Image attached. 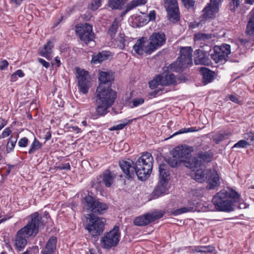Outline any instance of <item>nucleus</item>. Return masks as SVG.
Returning <instances> with one entry per match:
<instances>
[{
	"instance_id": "obj_3",
	"label": "nucleus",
	"mask_w": 254,
	"mask_h": 254,
	"mask_svg": "<svg viewBox=\"0 0 254 254\" xmlns=\"http://www.w3.org/2000/svg\"><path fill=\"white\" fill-rule=\"evenodd\" d=\"M240 195L235 190L228 188L213 196L212 202L219 211L230 212L234 210V203L240 201Z\"/></svg>"
},
{
	"instance_id": "obj_38",
	"label": "nucleus",
	"mask_w": 254,
	"mask_h": 254,
	"mask_svg": "<svg viewBox=\"0 0 254 254\" xmlns=\"http://www.w3.org/2000/svg\"><path fill=\"white\" fill-rule=\"evenodd\" d=\"M17 137H14L13 136H11L8 139V141L6 145V152L7 153H9L12 150H13L15 146L17 140Z\"/></svg>"
},
{
	"instance_id": "obj_53",
	"label": "nucleus",
	"mask_w": 254,
	"mask_h": 254,
	"mask_svg": "<svg viewBox=\"0 0 254 254\" xmlns=\"http://www.w3.org/2000/svg\"><path fill=\"white\" fill-rule=\"evenodd\" d=\"M11 133V130L9 127L5 128L3 131H2L1 136H0V138H5L8 136L10 133Z\"/></svg>"
},
{
	"instance_id": "obj_32",
	"label": "nucleus",
	"mask_w": 254,
	"mask_h": 254,
	"mask_svg": "<svg viewBox=\"0 0 254 254\" xmlns=\"http://www.w3.org/2000/svg\"><path fill=\"white\" fill-rule=\"evenodd\" d=\"M121 232L118 225H116L109 232L106 233L105 235L101 238H120Z\"/></svg>"
},
{
	"instance_id": "obj_43",
	"label": "nucleus",
	"mask_w": 254,
	"mask_h": 254,
	"mask_svg": "<svg viewBox=\"0 0 254 254\" xmlns=\"http://www.w3.org/2000/svg\"><path fill=\"white\" fill-rule=\"evenodd\" d=\"M14 243L16 249L21 251L24 248L27 244L26 239H14Z\"/></svg>"
},
{
	"instance_id": "obj_1",
	"label": "nucleus",
	"mask_w": 254,
	"mask_h": 254,
	"mask_svg": "<svg viewBox=\"0 0 254 254\" xmlns=\"http://www.w3.org/2000/svg\"><path fill=\"white\" fill-rule=\"evenodd\" d=\"M100 84L97 87L92 98L96 105L95 111L99 116H104L108 109L115 103L117 92L111 88L114 76L110 71H101L98 77Z\"/></svg>"
},
{
	"instance_id": "obj_44",
	"label": "nucleus",
	"mask_w": 254,
	"mask_h": 254,
	"mask_svg": "<svg viewBox=\"0 0 254 254\" xmlns=\"http://www.w3.org/2000/svg\"><path fill=\"white\" fill-rule=\"evenodd\" d=\"M160 75H157L153 80L149 82V87L151 89H153L157 87L159 85H161Z\"/></svg>"
},
{
	"instance_id": "obj_36",
	"label": "nucleus",
	"mask_w": 254,
	"mask_h": 254,
	"mask_svg": "<svg viewBox=\"0 0 254 254\" xmlns=\"http://www.w3.org/2000/svg\"><path fill=\"white\" fill-rule=\"evenodd\" d=\"M42 146V144L40 142L36 137H35L33 142L30 146L28 153L29 154H34L36 151L41 148Z\"/></svg>"
},
{
	"instance_id": "obj_61",
	"label": "nucleus",
	"mask_w": 254,
	"mask_h": 254,
	"mask_svg": "<svg viewBox=\"0 0 254 254\" xmlns=\"http://www.w3.org/2000/svg\"><path fill=\"white\" fill-rule=\"evenodd\" d=\"M8 168L6 170V172L5 174V176H8L11 172V170L12 169L15 167V165H7Z\"/></svg>"
},
{
	"instance_id": "obj_60",
	"label": "nucleus",
	"mask_w": 254,
	"mask_h": 254,
	"mask_svg": "<svg viewBox=\"0 0 254 254\" xmlns=\"http://www.w3.org/2000/svg\"><path fill=\"white\" fill-rule=\"evenodd\" d=\"M15 74L19 77H22L24 76V73L21 69H18L14 72Z\"/></svg>"
},
{
	"instance_id": "obj_23",
	"label": "nucleus",
	"mask_w": 254,
	"mask_h": 254,
	"mask_svg": "<svg viewBox=\"0 0 254 254\" xmlns=\"http://www.w3.org/2000/svg\"><path fill=\"white\" fill-rule=\"evenodd\" d=\"M54 46V44L53 41H48L44 45L43 48L40 50V55L45 57L49 61L51 60V55L53 52V48Z\"/></svg>"
},
{
	"instance_id": "obj_10",
	"label": "nucleus",
	"mask_w": 254,
	"mask_h": 254,
	"mask_svg": "<svg viewBox=\"0 0 254 254\" xmlns=\"http://www.w3.org/2000/svg\"><path fill=\"white\" fill-rule=\"evenodd\" d=\"M213 158V154L210 150L207 151H199L196 156L191 159L187 167L190 169H194L200 167L204 164L208 163L212 161Z\"/></svg>"
},
{
	"instance_id": "obj_64",
	"label": "nucleus",
	"mask_w": 254,
	"mask_h": 254,
	"mask_svg": "<svg viewBox=\"0 0 254 254\" xmlns=\"http://www.w3.org/2000/svg\"><path fill=\"white\" fill-rule=\"evenodd\" d=\"M17 80V76L15 74V73H13L10 77V81L11 82H15Z\"/></svg>"
},
{
	"instance_id": "obj_15",
	"label": "nucleus",
	"mask_w": 254,
	"mask_h": 254,
	"mask_svg": "<svg viewBox=\"0 0 254 254\" xmlns=\"http://www.w3.org/2000/svg\"><path fill=\"white\" fill-rule=\"evenodd\" d=\"M165 3L168 19L173 23L178 22L180 20V14L177 2L174 0H165Z\"/></svg>"
},
{
	"instance_id": "obj_16",
	"label": "nucleus",
	"mask_w": 254,
	"mask_h": 254,
	"mask_svg": "<svg viewBox=\"0 0 254 254\" xmlns=\"http://www.w3.org/2000/svg\"><path fill=\"white\" fill-rule=\"evenodd\" d=\"M133 49L136 54L139 55H142L144 54L150 55L153 52L149 42H148L145 37H142L138 39L133 46Z\"/></svg>"
},
{
	"instance_id": "obj_57",
	"label": "nucleus",
	"mask_w": 254,
	"mask_h": 254,
	"mask_svg": "<svg viewBox=\"0 0 254 254\" xmlns=\"http://www.w3.org/2000/svg\"><path fill=\"white\" fill-rule=\"evenodd\" d=\"M8 65V63L6 60H2L0 63V70H3L5 69Z\"/></svg>"
},
{
	"instance_id": "obj_13",
	"label": "nucleus",
	"mask_w": 254,
	"mask_h": 254,
	"mask_svg": "<svg viewBox=\"0 0 254 254\" xmlns=\"http://www.w3.org/2000/svg\"><path fill=\"white\" fill-rule=\"evenodd\" d=\"M164 212L162 211L147 213L136 217L133 221L134 224L136 226H145L162 217Z\"/></svg>"
},
{
	"instance_id": "obj_6",
	"label": "nucleus",
	"mask_w": 254,
	"mask_h": 254,
	"mask_svg": "<svg viewBox=\"0 0 254 254\" xmlns=\"http://www.w3.org/2000/svg\"><path fill=\"white\" fill-rule=\"evenodd\" d=\"M223 0H210L202 10V14L199 16L200 22L204 23L209 19H213L219 12Z\"/></svg>"
},
{
	"instance_id": "obj_54",
	"label": "nucleus",
	"mask_w": 254,
	"mask_h": 254,
	"mask_svg": "<svg viewBox=\"0 0 254 254\" xmlns=\"http://www.w3.org/2000/svg\"><path fill=\"white\" fill-rule=\"evenodd\" d=\"M149 21H154L156 18V12L155 10H152L149 11L147 15Z\"/></svg>"
},
{
	"instance_id": "obj_17",
	"label": "nucleus",
	"mask_w": 254,
	"mask_h": 254,
	"mask_svg": "<svg viewBox=\"0 0 254 254\" xmlns=\"http://www.w3.org/2000/svg\"><path fill=\"white\" fill-rule=\"evenodd\" d=\"M150 45L153 52L162 46L166 42V35L163 32H154L149 38Z\"/></svg>"
},
{
	"instance_id": "obj_28",
	"label": "nucleus",
	"mask_w": 254,
	"mask_h": 254,
	"mask_svg": "<svg viewBox=\"0 0 254 254\" xmlns=\"http://www.w3.org/2000/svg\"><path fill=\"white\" fill-rule=\"evenodd\" d=\"M130 39L124 33H119L116 42L117 46L120 49H124L126 46H128Z\"/></svg>"
},
{
	"instance_id": "obj_31",
	"label": "nucleus",
	"mask_w": 254,
	"mask_h": 254,
	"mask_svg": "<svg viewBox=\"0 0 254 254\" xmlns=\"http://www.w3.org/2000/svg\"><path fill=\"white\" fill-rule=\"evenodd\" d=\"M57 239H49L45 248L41 252H47V253L54 254L56 249Z\"/></svg>"
},
{
	"instance_id": "obj_2",
	"label": "nucleus",
	"mask_w": 254,
	"mask_h": 254,
	"mask_svg": "<svg viewBox=\"0 0 254 254\" xmlns=\"http://www.w3.org/2000/svg\"><path fill=\"white\" fill-rule=\"evenodd\" d=\"M153 163V158L150 153H143L135 163L132 160H122L119 165L126 177L133 178L135 175L141 181L146 180L150 176Z\"/></svg>"
},
{
	"instance_id": "obj_21",
	"label": "nucleus",
	"mask_w": 254,
	"mask_h": 254,
	"mask_svg": "<svg viewBox=\"0 0 254 254\" xmlns=\"http://www.w3.org/2000/svg\"><path fill=\"white\" fill-rule=\"evenodd\" d=\"M207 173V180L208 182V189H213L219 185V178L217 172L215 170H206Z\"/></svg>"
},
{
	"instance_id": "obj_59",
	"label": "nucleus",
	"mask_w": 254,
	"mask_h": 254,
	"mask_svg": "<svg viewBox=\"0 0 254 254\" xmlns=\"http://www.w3.org/2000/svg\"><path fill=\"white\" fill-rule=\"evenodd\" d=\"M245 138L248 140L254 141V132H250L247 134V136Z\"/></svg>"
},
{
	"instance_id": "obj_18",
	"label": "nucleus",
	"mask_w": 254,
	"mask_h": 254,
	"mask_svg": "<svg viewBox=\"0 0 254 254\" xmlns=\"http://www.w3.org/2000/svg\"><path fill=\"white\" fill-rule=\"evenodd\" d=\"M194 151L193 147L187 145H181L175 147L173 153L179 158L182 162H185L187 159H190L191 153Z\"/></svg>"
},
{
	"instance_id": "obj_39",
	"label": "nucleus",
	"mask_w": 254,
	"mask_h": 254,
	"mask_svg": "<svg viewBox=\"0 0 254 254\" xmlns=\"http://www.w3.org/2000/svg\"><path fill=\"white\" fill-rule=\"evenodd\" d=\"M193 210V207L191 206L189 207H183L179 209L174 210L172 214L175 216L180 215L181 214L190 212Z\"/></svg>"
},
{
	"instance_id": "obj_26",
	"label": "nucleus",
	"mask_w": 254,
	"mask_h": 254,
	"mask_svg": "<svg viewBox=\"0 0 254 254\" xmlns=\"http://www.w3.org/2000/svg\"><path fill=\"white\" fill-rule=\"evenodd\" d=\"M110 56V52L103 51L99 53L96 55H93L91 62L94 64L100 63L104 61L108 60Z\"/></svg>"
},
{
	"instance_id": "obj_45",
	"label": "nucleus",
	"mask_w": 254,
	"mask_h": 254,
	"mask_svg": "<svg viewBox=\"0 0 254 254\" xmlns=\"http://www.w3.org/2000/svg\"><path fill=\"white\" fill-rule=\"evenodd\" d=\"M197 131V129H196V127H190L189 128H184L180 129L178 131H176L172 135V136H174L175 135L184 133H188V132H194Z\"/></svg>"
},
{
	"instance_id": "obj_34",
	"label": "nucleus",
	"mask_w": 254,
	"mask_h": 254,
	"mask_svg": "<svg viewBox=\"0 0 254 254\" xmlns=\"http://www.w3.org/2000/svg\"><path fill=\"white\" fill-rule=\"evenodd\" d=\"M120 26V21L118 18H115L111 25L107 33L111 36L112 39H114L118 29Z\"/></svg>"
},
{
	"instance_id": "obj_47",
	"label": "nucleus",
	"mask_w": 254,
	"mask_h": 254,
	"mask_svg": "<svg viewBox=\"0 0 254 254\" xmlns=\"http://www.w3.org/2000/svg\"><path fill=\"white\" fill-rule=\"evenodd\" d=\"M144 102V99L142 98H136L132 99L129 103L130 106L131 108L138 107Z\"/></svg>"
},
{
	"instance_id": "obj_51",
	"label": "nucleus",
	"mask_w": 254,
	"mask_h": 254,
	"mask_svg": "<svg viewBox=\"0 0 254 254\" xmlns=\"http://www.w3.org/2000/svg\"><path fill=\"white\" fill-rule=\"evenodd\" d=\"M185 6L187 8H193L195 1V0H182Z\"/></svg>"
},
{
	"instance_id": "obj_46",
	"label": "nucleus",
	"mask_w": 254,
	"mask_h": 254,
	"mask_svg": "<svg viewBox=\"0 0 254 254\" xmlns=\"http://www.w3.org/2000/svg\"><path fill=\"white\" fill-rule=\"evenodd\" d=\"M101 5V0H93L89 4L88 8L93 11L97 10Z\"/></svg>"
},
{
	"instance_id": "obj_62",
	"label": "nucleus",
	"mask_w": 254,
	"mask_h": 254,
	"mask_svg": "<svg viewBox=\"0 0 254 254\" xmlns=\"http://www.w3.org/2000/svg\"><path fill=\"white\" fill-rule=\"evenodd\" d=\"M178 80L180 81V82H185L186 81L188 80V78L187 76L183 75L180 76L179 77Z\"/></svg>"
},
{
	"instance_id": "obj_55",
	"label": "nucleus",
	"mask_w": 254,
	"mask_h": 254,
	"mask_svg": "<svg viewBox=\"0 0 254 254\" xmlns=\"http://www.w3.org/2000/svg\"><path fill=\"white\" fill-rule=\"evenodd\" d=\"M229 99L231 101L238 103L239 104H241V101H239V97H238L236 96L233 95H230L229 96Z\"/></svg>"
},
{
	"instance_id": "obj_20",
	"label": "nucleus",
	"mask_w": 254,
	"mask_h": 254,
	"mask_svg": "<svg viewBox=\"0 0 254 254\" xmlns=\"http://www.w3.org/2000/svg\"><path fill=\"white\" fill-rule=\"evenodd\" d=\"M170 187L169 181L159 180L158 184L153 192L154 196L158 197L167 193Z\"/></svg>"
},
{
	"instance_id": "obj_19",
	"label": "nucleus",
	"mask_w": 254,
	"mask_h": 254,
	"mask_svg": "<svg viewBox=\"0 0 254 254\" xmlns=\"http://www.w3.org/2000/svg\"><path fill=\"white\" fill-rule=\"evenodd\" d=\"M210 52L203 50V49H197L194 51V62L195 64H201L209 65L211 61L209 58Z\"/></svg>"
},
{
	"instance_id": "obj_5",
	"label": "nucleus",
	"mask_w": 254,
	"mask_h": 254,
	"mask_svg": "<svg viewBox=\"0 0 254 254\" xmlns=\"http://www.w3.org/2000/svg\"><path fill=\"white\" fill-rule=\"evenodd\" d=\"M192 50L190 47H183L180 50V56L176 62L172 64V68L177 72L182 71L188 65L192 64Z\"/></svg>"
},
{
	"instance_id": "obj_52",
	"label": "nucleus",
	"mask_w": 254,
	"mask_h": 254,
	"mask_svg": "<svg viewBox=\"0 0 254 254\" xmlns=\"http://www.w3.org/2000/svg\"><path fill=\"white\" fill-rule=\"evenodd\" d=\"M28 143V138L26 137H24L19 140L18 145L20 147H25L27 145Z\"/></svg>"
},
{
	"instance_id": "obj_40",
	"label": "nucleus",
	"mask_w": 254,
	"mask_h": 254,
	"mask_svg": "<svg viewBox=\"0 0 254 254\" xmlns=\"http://www.w3.org/2000/svg\"><path fill=\"white\" fill-rule=\"evenodd\" d=\"M195 250L197 252L211 253L214 251V248L211 246H196Z\"/></svg>"
},
{
	"instance_id": "obj_58",
	"label": "nucleus",
	"mask_w": 254,
	"mask_h": 254,
	"mask_svg": "<svg viewBox=\"0 0 254 254\" xmlns=\"http://www.w3.org/2000/svg\"><path fill=\"white\" fill-rule=\"evenodd\" d=\"M38 61L45 68H48L50 66V63L46 62L45 60L39 58Z\"/></svg>"
},
{
	"instance_id": "obj_14",
	"label": "nucleus",
	"mask_w": 254,
	"mask_h": 254,
	"mask_svg": "<svg viewBox=\"0 0 254 254\" xmlns=\"http://www.w3.org/2000/svg\"><path fill=\"white\" fill-rule=\"evenodd\" d=\"M76 77L78 79V89L82 94L88 92L89 88V78L87 71L77 67Z\"/></svg>"
},
{
	"instance_id": "obj_8",
	"label": "nucleus",
	"mask_w": 254,
	"mask_h": 254,
	"mask_svg": "<svg viewBox=\"0 0 254 254\" xmlns=\"http://www.w3.org/2000/svg\"><path fill=\"white\" fill-rule=\"evenodd\" d=\"M211 59L216 63H224L226 61L231 53L230 46L223 44L221 46H215L213 50H210Z\"/></svg>"
},
{
	"instance_id": "obj_35",
	"label": "nucleus",
	"mask_w": 254,
	"mask_h": 254,
	"mask_svg": "<svg viewBox=\"0 0 254 254\" xmlns=\"http://www.w3.org/2000/svg\"><path fill=\"white\" fill-rule=\"evenodd\" d=\"M228 8L232 13L237 11L241 4V0H228Z\"/></svg>"
},
{
	"instance_id": "obj_63",
	"label": "nucleus",
	"mask_w": 254,
	"mask_h": 254,
	"mask_svg": "<svg viewBox=\"0 0 254 254\" xmlns=\"http://www.w3.org/2000/svg\"><path fill=\"white\" fill-rule=\"evenodd\" d=\"M238 41L242 45H246L249 42L248 40L244 39H239Z\"/></svg>"
},
{
	"instance_id": "obj_56",
	"label": "nucleus",
	"mask_w": 254,
	"mask_h": 254,
	"mask_svg": "<svg viewBox=\"0 0 254 254\" xmlns=\"http://www.w3.org/2000/svg\"><path fill=\"white\" fill-rule=\"evenodd\" d=\"M58 169L60 170H70V165L69 163H64L62 164L61 166L58 167Z\"/></svg>"
},
{
	"instance_id": "obj_7",
	"label": "nucleus",
	"mask_w": 254,
	"mask_h": 254,
	"mask_svg": "<svg viewBox=\"0 0 254 254\" xmlns=\"http://www.w3.org/2000/svg\"><path fill=\"white\" fill-rule=\"evenodd\" d=\"M89 223L86 229L92 236L100 235L104 231L106 219L99 218L93 214L89 215Z\"/></svg>"
},
{
	"instance_id": "obj_42",
	"label": "nucleus",
	"mask_w": 254,
	"mask_h": 254,
	"mask_svg": "<svg viewBox=\"0 0 254 254\" xmlns=\"http://www.w3.org/2000/svg\"><path fill=\"white\" fill-rule=\"evenodd\" d=\"M132 122V120H128L127 119H125L123 121V123L120 124L116 126H114L110 128V130L113 131L115 130H121L123 129L126 126L130 124Z\"/></svg>"
},
{
	"instance_id": "obj_12",
	"label": "nucleus",
	"mask_w": 254,
	"mask_h": 254,
	"mask_svg": "<svg viewBox=\"0 0 254 254\" xmlns=\"http://www.w3.org/2000/svg\"><path fill=\"white\" fill-rule=\"evenodd\" d=\"M116 176L109 170H105L103 173L92 181V187L99 190L101 187L102 182L107 187H110L113 184Z\"/></svg>"
},
{
	"instance_id": "obj_41",
	"label": "nucleus",
	"mask_w": 254,
	"mask_h": 254,
	"mask_svg": "<svg viewBox=\"0 0 254 254\" xmlns=\"http://www.w3.org/2000/svg\"><path fill=\"white\" fill-rule=\"evenodd\" d=\"M212 38L211 34H207L202 33H198L194 35V40L196 41H205L210 39Z\"/></svg>"
},
{
	"instance_id": "obj_4",
	"label": "nucleus",
	"mask_w": 254,
	"mask_h": 254,
	"mask_svg": "<svg viewBox=\"0 0 254 254\" xmlns=\"http://www.w3.org/2000/svg\"><path fill=\"white\" fill-rule=\"evenodd\" d=\"M30 217L31 220L27 225L17 232L16 238L35 237L38 233L39 229L43 227L45 223L50 219L49 214L46 211L43 216H40L38 212H35L30 215Z\"/></svg>"
},
{
	"instance_id": "obj_48",
	"label": "nucleus",
	"mask_w": 254,
	"mask_h": 254,
	"mask_svg": "<svg viewBox=\"0 0 254 254\" xmlns=\"http://www.w3.org/2000/svg\"><path fill=\"white\" fill-rule=\"evenodd\" d=\"M250 144L245 140H240L238 142L235 143L233 148H246Z\"/></svg>"
},
{
	"instance_id": "obj_33",
	"label": "nucleus",
	"mask_w": 254,
	"mask_h": 254,
	"mask_svg": "<svg viewBox=\"0 0 254 254\" xmlns=\"http://www.w3.org/2000/svg\"><path fill=\"white\" fill-rule=\"evenodd\" d=\"M127 0H108V5L112 9H122Z\"/></svg>"
},
{
	"instance_id": "obj_24",
	"label": "nucleus",
	"mask_w": 254,
	"mask_h": 254,
	"mask_svg": "<svg viewBox=\"0 0 254 254\" xmlns=\"http://www.w3.org/2000/svg\"><path fill=\"white\" fill-rule=\"evenodd\" d=\"M206 170L197 169L196 171L193 170L191 173V176L197 182L202 183L207 180V179Z\"/></svg>"
},
{
	"instance_id": "obj_49",
	"label": "nucleus",
	"mask_w": 254,
	"mask_h": 254,
	"mask_svg": "<svg viewBox=\"0 0 254 254\" xmlns=\"http://www.w3.org/2000/svg\"><path fill=\"white\" fill-rule=\"evenodd\" d=\"M226 134H215L212 136V139L216 144H218L226 138Z\"/></svg>"
},
{
	"instance_id": "obj_22",
	"label": "nucleus",
	"mask_w": 254,
	"mask_h": 254,
	"mask_svg": "<svg viewBox=\"0 0 254 254\" xmlns=\"http://www.w3.org/2000/svg\"><path fill=\"white\" fill-rule=\"evenodd\" d=\"M159 75L161 78V85H175L177 83L176 76L170 72L163 73Z\"/></svg>"
},
{
	"instance_id": "obj_50",
	"label": "nucleus",
	"mask_w": 254,
	"mask_h": 254,
	"mask_svg": "<svg viewBox=\"0 0 254 254\" xmlns=\"http://www.w3.org/2000/svg\"><path fill=\"white\" fill-rule=\"evenodd\" d=\"M137 6H138L137 2L135 0H133L126 5V12H128Z\"/></svg>"
},
{
	"instance_id": "obj_27",
	"label": "nucleus",
	"mask_w": 254,
	"mask_h": 254,
	"mask_svg": "<svg viewBox=\"0 0 254 254\" xmlns=\"http://www.w3.org/2000/svg\"><path fill=\"white\" fill-rule=\"evenodd\" d=\"M200 72L202 75V79L206 84L210 82L213 79L214 72L206 67H201Z\"/></svg>"
},
{
	"instance_id": "obj_29",
	"label": "nucleus",
	"mask_w": 254,
	"mask_h": 254,
	"mask_svg": "<svg viewBox=\"0 0 254 254\" xmlns=\"http://www.w3.org/2000/svg\"><path fill=\"white\" fill-rule=\"evenodd\" d=\"M249 15L246 33L250 35H254V7L250 12Z\"/></svg>"
},
{
	"instance_id": "obj_11",
	"label": "nucleus",
	"mask_w": 254,
	"mask_h": 254,
	"mask_svg": "<svg viewBox=\"0 0 254 254\" xmlns=\"http://www.w3.org/2000/svg\"><path fill=\"white\" fill-rule=\"evenodd\" d=\"M75 32L81 41L87 45L93 40L94 34L92 26L88 23L80 24L75 26Z\"/></svg>"
},
{
	"instance_id": "obj_30",
	"label": "nucleus",
	"mask_w": 254,
	"mask_h": 254,
	"mask_svg": "<svg viewBox=\"0 0 254 254\" xmlns=\"http://www.w3.org/2000/svg\"><path fill=\"white\" fill-rule=\"evenodd\" d=\"M100 245L104 249H110L116 247L119 243V239H100Z\"/></svg>"
},
{
	"instance_id": "obj_25",
	"label": "nucleus",
	"mask_w": 254,
	"mask_h": 254,
	"mask_svg": "<svg viewBox=\"0 0 254 254\" xmlns=\"http://www.w3.org/2000/svg\"><path fill=\"white\" fill-rule=\"evenodd\" d=\"M159 180L169 181L170 180V171L167 164L162 163L159 166Z\"/></svg>"
},
{
	"instance_id": "obj_37",
	"label": "nucleus",
	"mask_w": 254,
	"mask_h": 254,
	"mask_svg": "<svg viewBox=\"0 0 254 254\" xmlns=\"http://www.w3.org/2000/svg\"><path fill=\"white\" fill-rule=\"evenodd\" d=\"M167 162L171 167L175 168L181 165L182 161L177 157L176 155L173 152V155L167 160Z\"/></svg>"
},
{
	"instance_id": "obj_9",
	"label": "nucleus",
	"mask_w": 254,
	"mask_h": 254,
	"mask_svg": "<svg viewBox=\"0 0 254 254\" xmlns=\"http://www.w3.org/2000/svg\"><path fill=\"white\" fill-rule=\"evenodd\" d=\"M83 203L84 207L90 211L95 215V214H102L108 209V206L105 203L101 202L95 200L93 197L88 196L84 198Z\"/></svg>"
}]
</instances>
